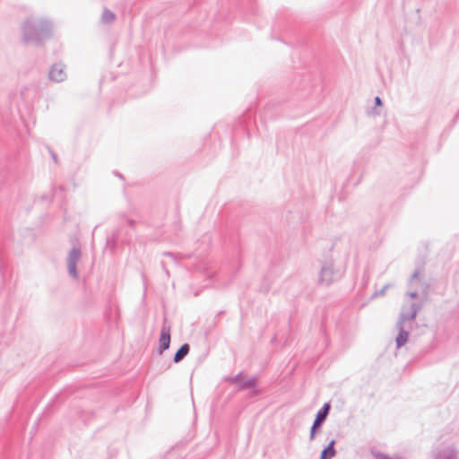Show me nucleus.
I'll return each mask as SVG.
<instances>
[{"label": "nucleus", "mask_w": 459, "mask_h": 459, "mask_svg": "<svg viewBox=\"0 0 459 459\" xmlns=\"http://www.w3.org/2000/svg\"><path fill=\"white\" fill-rule=\"evenodd\" d=\"M53 22L46 18L30 16L22 24V38L26 44L39 45L52 35Z\"/></svg>", "instance_id": "f257e3e1"}, {"label": "nucleus", "mask_w": 459, "mask_h": 459, "mask_svg": "<svg viewBox=\"0 0 459 459\" xmlns=\"http://www.w3.org/2000/svg\"><path fill=\"white\" fill-rule=\"evenodd\" d=\"M420 309V306L416 303H411L403 307L399 319L396 323V327L399 331L395 340L398 349L407 342L409 330L411 328V325Z\"/></svg>", "instance_id": "f03ea898"}, {"label": "nucleus", "mask_w": 459, "mask_h": 459, "mask_svg": "<svg viewBox=\"0 0 459 459\" xmlns=\"http://www.w3.org/2000/svg\"><path fill=\"white\" fill-rule=\"evenodd\" d=\"M341 277V273L333 267L332 262H325L320 270L318 281L320 284L328 286Z\"/></svg>", "instance_id": "7ed1b4c3"}, {"label": "nucleus", "mask_w": 459, "mask_h": 459, "mask_svg": "<svg viewBox=\"0 0 459 459\" xmlns=\"http://www.w3.org/2000/svg\"><path fill=\"white\" fill-rule=\"evenodd\" d=\"M331 409V405L328 403H325L322 408L316 412V419L311 426L309 439L313 440L315 438L316 430L321 428L323 423L325 421L329 411Z\"/></svg>", "instance_id": "20e7f679"}, {"label": "nucleus", "mask_w": 459, "mask_h": 459, "mask_svg": "<svg viewBox=\"0 0 459 459\" xmlns=\"http://www.w3.org/2000/svg\"><path fill=\"white\" fill-rule=\"evenodd\" d=\"M81 255V249L79 247H74L70 250L66 258L68 273L74 279H78L77 263L80 260Z\"/></svg>", "instance_id": "39448f33"}, {"label": "nucleus", "mask_w": 459, "mask_h": 459, "mask_svg": "<svg viewBox=\"0 0 459 459\" xmlns=\"http://www.w3.org/2000/svg\"><path fill=\"white\" fill-rule=\"evenodd\" d=\"M432 459H458L457 449L453 445L437 447L433 451Z\"/></svg>", "instance_id": "423d86ee"}, {"label": "nucleus", "mask_w": 459, "mask_h": 459, "mask_svg": "<svg viewBox=\"0 0 459 459\" xmlns=\"http://www.w3.org/2000/svg\"><path fill=\"white\" fill-rule=\"evenodd\" d=\"M48 77L55 82H64L67 77L65 65L62 63L54 64L49 70Z\"/></svg>", "instance_id": "0eeeda50"}, {"label": "nucleus", "mask_w": 459, "mask_h": 459, "mask_svg": "<svg viewBox=\"0 0 459 459\" xmlns=\"http://www.w3.org/2000/svg\"><path fill=\"white\" fill-rule=\"evenodd\" d=\"M170 345V326L166 325L164 322L159 340V353L162 354Z\"/></svg>", "instance_id": "6e6552de"}, {"label": "nucleus", "mask_w": 459, "mask_h": 459, "mask_svg": "<svg viewBox=\"0 0 459 459\" xmlns=\"http://www.w3.org/2000/svg\"><path fill=\"white\" fill-rule=\"evenodd\" d=\"M190 346L188 343H184L180 346V348L176 351L173 361L175 363H178L182 361L185 357L189 353Z\"/></svg>", "instance_id": "1a4fd4ad"}, {"label": "nucleus", "mask_w": 459, "mask_h": 459, "mask_svg": "<svg viewBox=\"0 0 459 459\" xmlns=\"http://www.w3.org/2000/svg\"><path fill=\"white\" fill-rule=\"evenodd\" d=\"M164 255L169 260V261H163L162 262V267H163V270L164 272L166 273L167 275H169V270H168V266L171 264H178V256L173 254V253H170V252H165L164 253Z\"/></svg>", "instance_id": "9d476101"}, {"label": "nucleus", "mask_w": 459, "mask_h": 459, "mask_svg": "<svg viewBox=\"0 0 459 459\" xmlns=\"http://www.w3.org/2000/svg\"><path fill=\"white\" fill-rule=\"evenodd\" d=\"M335 440L333 439L329 442V444L322 450L321 455H325L326 457L333 458L336 455V450L334 448Z\"/></svg>", "instance_id": "9b49d317"}, {"label": "nucleus", "mask_w": 459, "mask_h": 459, "mask_svg": "<svg viewBox=\"0 0 459 459\" xmlns=\"http://www.w3.org/2000/svg\"><path fill=\"white\" fill-rule=\"evenodd\" d=\"M115 13L108 9L105 8L101 15V21L104 23H110L115 20Z\"/></svg>", "instance_id": "f8f14e48"}, {"label": "nucleus", "mask_w": 459, "mask_h": 459, "mask_svg": "<svg viewBox=\"0 0 459 459\" xmlns=\"http://www.w3.org/2000/svg\"><path fill=\"white\" fill-rule=\"evenodd\" d=\"M255 385H256V377H255L248 378L247 380H242V382L240 383L241 389L255 388Z\"/></svg>", "instance_id": "ddd939ff"}, {"label": "nucleus", "mask_w": 459, "mask_h": 459, "mask_svg": "<svg viewBox=\"0 0 459 459\" xmlns=\"http://www.w3.org/2000/svg\"><path fill=\"white\" fill-rule=\"evenodd\" d=\"M372 455L375 457V459H402L401 456L397 455L394 456H389L388 455L379 451H373Z\"/></svg>", "instance_id": "4468645a"}, {"label": "nucleus", "mask_w": 459, "mask_h": 459, "mask_svg": "<svg viewBox=\"0 0 459 459\" xmlns=\"http://www.w3.org/2000/svg\"><path fill=\"white\" fill-rule=\"evenodd\" d=\"M389 284H386L380 290L376 291L374 297L383 296L385 293L386 290L389 288Z\"/></svg>", "instance_id": "2eb2a0df"}, {"label": "nucleus", "mask_w": 459, "mask_h": 459, "mask_svg": "<svg viewBox=\"0 0 459 459\" xmlns=\"http://www.w3.org/2000/svg\"><path fill=\"white\" fill-rule=\"evenodd\" d=\"M233 383H238L240 385V383L242 382V374L239 373L238 375H236L235 377H233L231 379H230Z\"/></svg>", "instance_id": "dca6fc26"}, {"label": "nucleus", "mask_w": 459, "mask_h": 459, "mask_svg": "<svg viewBox=\"0 0 459 459\" xmlns=\"http://www.w3.org/2000/svg\"><path fill=\"white\" fill-rule=\"evenodd\" d=\"M375 104L376 106H382L383 102L380 97H375Z\"/></svg>", "instance_id": "f3484780"}, {"label": "nucleus", "mask_w": 459, "mask_h": 459, "mask_svg": "<svg viewBox=\"0 0 459 459\" xmlns=\"http://www.w3.org/2000/svg\"><path fill=\"white\" fill-rule=\"evenodd\" d=\"M408 296L411 299H415L418 296V294H417V292L412 291V292H408Z\"/></svg>", "instance_id": "a211bd4d"}, {"label": "nucleus", "mask_w": 459, "mask_h": 459, "mask_svg": "<svg viewBox=\"0 0 459 459\" xmlns=\"http://www.w3.org/2000/svg\"><path fill=\"white\" fill-rule=\"evenodd\" d=\"M320 459H331L330 457H326L325 455H320Z\"/></svg>", "instance_id": "6ab92c4d"}, {"label": "nucleus", "mask_w": 459, "mask_h": 459, "mask_svg": "<svg viewBox=\"0 0 459 459\" xmlns=\"http://www.w3.org/2000/svg\"><path fill=\"white\" fill-rule=\"evenodd\" d=\"M413 278H416L418 277V273H414L413 275H412Z\"/></svg>", "instance_id": "aec40b11"}]
</instances>
